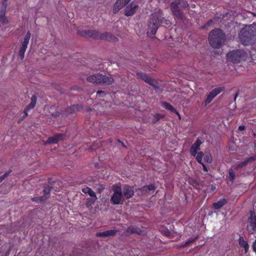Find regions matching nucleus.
<instances>
[{
	"mask_svg": "<svg viewBox=\"0 0 256 256\" xmlns=\"http://www.w3.org/2000/svg\"><path fill=\"white\" fill-rule=\"evenodd\" d=\"M170 8L172 13L177 17H181L182 16V12L178 8L177 4L175 2L171 4Z\"/></svg>",
	"mask_w": 256,
	"mask_h": 256,
	"instance_id": "16",
	"label": "nucleus"
},
{
	"mask_svg": "<svg viewBox=\"0 0 256 256\" xmlns=\"http://www.w3.org/2000/svg\"><path fill=\"white\" fill-rule=\"evenodd\" d=\"M138 78H140L144 81H145L146 82L149 84H150L152 86H154V84L156 83L155 81L153 80H152L148 76L142 74V73H138L136 74Z\"/></svg>",
	"mask_w": 256,
	"mask_h": 256,
	"instance_id": "15",
	"label": "nucleus"
},
{
	"mask_svg": "<svg viewBox=\"0 0 256 256\" xmlns=\"http://www.w3.org/2000/svg\"><path fill=\"white\" fill-rule=\"evenodd\" d=\"M179 3L182 4V6L184 8H187L188 6V4L186 1H182L180 2V0H179Z\"/></svg>",
	"mask_w": 256,
	"mask_h": 256,
	"instance_id": "31",
	"label": "nucleus"
},
{
	"mask_svg": "<svg viewBox=\"0 0 256 256\" xmlns=\"http://www.w3.org/2000/svg\"><path fill=\"white\" fill-rule=\"evenodd\" d=\"M224 38V34L219 29L211 31L208 36L210 44L214 48H218L223 42Z\"/></svg>",
	"mask_w": 256,
	"mask_h": 256,
	"instance_id": "2",
	"label": "nucleus"
},
{
	"mask_svg": "<svg viewBox=\"0 0 256 256\" xmlns=\"http://www.w3.org/2000/svg\"><path fill=\"white\" fill-rule=\"evenodd\" d=\"M84 194H88L90 196L95 194V193L89 188H84L82 190Z\"/></svg>",
	"mask_w": 256,
	"mask_h": 256,
	"instance_id": "27",
	"label": "nucleus"
},
{
	"mask_svg": "<svg viewBox=\"0 0 256 256\" xmlns=\"http://www.w3.org/2000/svg\"><path fill=\"white\" fill-rule=\"evenodd\" d=\"M229 177L230 180L232 181L234 180V173L232 169L229 170Z\"/></svg>",
	"mask_w": 256,
	"mask_h": 256,
	"instance_id": "30",
	"label": "nucleus"
},
{
	"mask_svg": "<svg viewBox=\"0 0 256 256\" xmlns=\"http://www.w3.org/2000/svg\"><path fill=\"white\" fill-rule=\"evenodd\" d=\"M114 231L112 230H108L102 232H100L98 234L102 236H109L114 234Z\"/></svg>",
	"mask_w": 256,
	"mask_h": 256,
	"instance_id": "26",
	"label": "nucleus"
},
{
	"mask_svg": "<svg viewBox=\"0 0 256 256\" xmlns=\"http://www.w3.org/2000/svg\"><path fill=\"white\" fill-rule=\"evenodd\" d=\"M50 190L49 188H46L44 190V194H48L50 193Z\"/></svg>",
	"mask_w": 256,
	"mask_h": 256,
	"instance_id": "33",
	"label": "nucleus"
},
{
	"mask_svg": "<svg viewBox=\"0 0 256 256\" xmlns=\"http://www.w3.org/2000/svg\"><path fill=\"white\" fill-rule=\"evenodd\" d=\"M31 38L30 33L28 32L26 34L24 40H22L21 46L19 52V55L22 59L24 58L25 52L27 48L28 44Z\"/></svg>",
	"mask_w": 256,
	"mask_h": 256,
	"instance_id": "7",
	"label": "nucleus"
},
{
	"mask_svg": "<svg viewBox=\"0 0 256 256\" xmlns=\"http://www.w3.org/2000/svg\"><path fill=\"white\" fill-rule=\"evenodd\" d=\"M239 244L242 246L244 248L245 252H246L249 248L248 244L247 243V242L244 240L242 238H240Z\"/></svg>",
	"mask_w": 256,
	"mask_h": 256,
	"instance_id": "23",
	"label": "nucleus"
},
{
	"mask_svg": "<svg viewBox=\"0 0 256 256\" xmlns=\"http://www.w3.org/2000/svg\"><path fill=\"white\" fill-rule=\"evenodd\" d=\"M254 158L251 157L250 158L248 159L247 160H246V161L242 162H241L240 164L238 166L239 167V166H243L244 165H246V164L249 162H250L251 160H254Z\"/></svg>",
	"mask_w": 256,
	"mask_h": 256,
	"instance_id": "29",
	"label": "nucleus"
},
{
	"mask_svg": "<svg viewBox=\"0 0 256 256\" xmlns=\"http://www.w3.org/2000/svg\"><path fill=\"white\" fill-rule=\"evenodd\" d=\"M224 90V88L222 87L216 88L214 90H212L210 92L208 95L206 99V103L209 104L210 103L212 99L216 96L218 94L220 93Z\"/></svg>",
	"mask_w": 256,
	"mask_h": 256,
	"instance_id": "9",
	"label": "nucleus"
},
{
	"mask_svg": "<svg viewBox=\"0 0 256 256\" xmlns=\"http://www.w3.org/2000/svg\"><path fill=\"white\" fill-rule=\"evenodd\" d=\"M244 129V126H240L238 127V130H243Z\"/></svg>",
	"mask_w": 256,
	"mask_h": 256,
	"instance_id": "38",
	"label": "nucleus"
},
{
	"mask_svg": "<svg viewBox=\"0 0 256 256\" xmlns=\"http://www.w3.org/2000/svg\"><path fill=\"white\" fill-rule=\"evenodd\" d=\"M247 228L250 234L254 233L256 230V216L254 212H250Z\"/></svg>",
	"mask_w": 256,
	"mask_h": 256,
	"instance_id": "8",
	"label": "nucleus"
},
{
	"mask_svg": "<svg viewBox=\"0 0 256 256\" xmlns=\"http://www.w3.org/2000/svg\"><path fill=\"white\" fill-rule=\"evenodd\" d=\"M101 93H103V92H102V91H98L97 92V94H100Z\"/></svg>",
	"mask_w": 256,
	"mask_h": 256,
	"instance_id": "39",
	"label": "nucleus"
},
{
	"mask_svg": "<svg viewBox=\"0 0 256 256\" xmlns=\"http://www.w3.org/2000/svg\"><path fill=\"white\" fill-rule=\"evenodd\" d=\"M246 57V54L242 50H233L230 52L226 56L228 61L235 64L244 60Z\"/></svg>",
	"mask_w": 256,
	"mask_h": 256,
	"instance_id": "4",
	"label": "nucleus"
},
{
	"mask_svg": "<svg viewBox=\"0 0 256 256\" xmlns=\"http://www.w3.org/2000/svg\"><path fill=\"white\" fill-rule=\"evenodd\" d=\"M129 230H130L132 232H134V233H139L140 232V230H137L136 228H129Z\"/></svg>",
	"mask_w": 256,
	"mask_h": 256,
	"instance_id": "32",
	"label": "nucleus"
},
{
	"mask_svg": "<svg viewBox=\"0 0 256 256\" xmlns=\"http://www.w3.org/2000/svg\"><path fill=\"white\" fill-rule=\"evenodd\" d=\"M226 204V200L222 199L216 202L213 204V207L216 210H218L223 206Z\"/></svg>",
	"mask_w": 256,
	"mask_h": 256,
	"instance_id": "19",
	"label": "nucleus"
},
{
	"mask_svg": "<svg viewBox=\"0 0 256 256\" xmlns=\"http://www.w3.org/2000/svg\"><path fill=\"white\" fill-rule=\"evenodd\" d=\"M110 106V104L108 102H106L104 100L102 101L100 104L96 106V108L98 110L100 114L105 112L106 109Z\"/></svg>",
	"mask_w": 256,
	"mask_h": 256,
	"instance_id": "11",
	"label": "nucleus"
},
{
	"mask_svg": "<svg viewBox=\"0 0 256 256\" xmlns=\"http://www.w3.org/2000/svg\"><path fill=\"white\" fill-rule=\"evenodd\" d=\"M4 256H8V252H6L4 254Z\"/></svg>",
	"mask_w": 256,
	"mask_h": 256,
	"instance_id": "41",
	"label": "nucleus"
},
{
	"mask_svg": "<svg viewBox=\"0 0 256 256\" xmlns=\"http://www.w3.org/2000/svg\"><path fill=\"white\" fill-rule=\"evenodd\" d=\"M202 169L204 171H205L206 172H208V170L207 168L206 167V166L202 163Z\"/></svg>",
	"mask_w": 256,
	"mask_h": 256,
	"instance_id": "37",
	"label": "nucleus"
},
{
	"mask_svg": "<svg viewBox=\"0 0 256 256\" xmlns=\"http://www.w3.org/2000/svg\"><path fill=\"white\" fill-rule=\"evenodd\" d=\"M196 160L200 164H202V160L204 157V154L202 152H198L196 153V156H194Z\"/></svg>",
	"mask_w": 256,
	"mask_h": 256,
	"instance_id": "24",
	"label": "nucleus"
},
{
	"mask_svg": "<svg viewBox=\"0 0 256 256\" xmlns=\"http://www.w3.org/2000/svg\"><path fill=\"white\" fill-rule=\"evenodd\" d=\"M122 194L125 199L130 198L134 194L132 188L130 186H125L123 188Z\"/></svg>",
	"mask_w": 256,
	"mask_h": 256,
	"instance_id": "13",
	"label": "nucleus"
},
{
	"mask_svg": "<svg viewBox=\"0 0 256 256\" xmlns=\"http://www.w3.org/2000/svg\"><path fill=\"white\" fill-rule=\"evenodd\" d=\"M126 2L127 1L125 0H117L114 4V12H118L120 9L127 4Z\"/></svg>",
	"mask_w": 256,
	"mask_h": 256,
	"instance_id": "14",
	"label": "nucleus"
},
{
	"mask_svg": "<svg viewBox=\"0 0 256 256\" xmlns=\"http://www.w3.org/2000/svg\"><path fill=\"white\" fill-rule=\"evenodd\" d=\"M170 24V21L164 17L162 11L159 9L156 10L150 16L148 24V34L154 35L160 24L168 26Z\"/></svg>",
	"mask_w": 256,
	"mask_h": 256,
	"instance_id": "1",
	"label": "nucleus"
},
{
	"mask_svg": "<svg viewBox=\"0 0 256 256\" xmlns=\"http://www.w3.org/2000/svg\"><path fill=\"white\" fill-rule=\"evenodd\" d=\"M36 98L35 96H32L31 98V102L30 104L28 106L27 109L25 110V112H26L27 110H29L30 109L33 108L36 104ZM27 115L28 114L26 113Z\"/></svg>",
	"mask_w": 256,
	"mask_h": 256,
	"instance_id": "21",
	"label": "nucleus"
},
{
	"mask_svg": "<svg viewBox=\"0 0 256 256\" xmlns=\"http://www.w3.org/2000/svg\"><path fill=\"white\" fill-rule=\"evenodd\" d=\"M154 190V186L153 185H148L142 188V191L146 192H148L151 190Z\"/></svg>",
	"mask_w": 256,
	"mask_h": 256,
	"instance_id": "25",
	"label": "nucleus"
},
{
	"mask_svg": "<svg viewBox=\"0 0 256 256\" xmlns=\"http://www.w3.org/2000/svg\"><path fill=\"white\" fill-rule=\"evenodd\" d=\"M138 8V6L133 3L128 6L125 10V14L126 16L133 15Z\"/></svg>",
	"mask_w": 256,
	"mask_h": 256,
	"instance_id": "10",
	"label": "nucleus"
},
{
	"mask_svg": "<svg viewBox=\"0 0 256 256\" xmlns=\"http://www.w3.org/2000/svg\"><path fill=\"white\" fill-rule=\"evenodd\" d=\"M154 118L156 120H158L160 118H162V116L159 114H157L154 116Z\"/></svg>",
	"mask_w": 256,
	"mask_h": 256,
	"instance_id": "36",
	"label": "nucleus"
},
{
	"mask_svg": "<svg viewBox=\"0 0 256 256\" xmlns=\"http://www.w3.org/2000/svg\"><path fill=\"white\" fill-rule=\"evenodd\" d=\"M194 6H195V5H192V7H194Z\"/></svg>",
	"mask_w": 256,
	"mask_h": 256,
	"instance_id": "42",
	"label": "nucleus"
},
{
	"mask_svg": "<svg viewBox=\"0 0 256 256\" xmlns=\"http://www.w3.org/2000/svg\"><path fill=\"white\" fill-rule=\"evenodd\" d=\"M7 176V174H4L2 176H0V182H2L4 179V178Z\"/></svg>",
	"mask_w": 256,
	"mask_h": 256,
	"instance_id": "34",
	"label": "nucleus"
},
{
	"mask_svg": "<svg viewBox=\"0 0 256 256\" xmlns=\"http://www.w3.org/2000/svg\"><path fill=\"white\" fill-rule=\"evenodd\" d=\"M90 196V198H88L86 202V206L89 209L92 208V204L95 202L97 199L96 194Z\"/></svg>",
	"mask_w": 256,
	"mask_h": 256,
	"instance_id": "18",
	"label": "nucleus"
},
{
	"mask_svg": "<svg viewBox=\"0 0 256 256\" xmlns=\"http://www.w3.org/2000/svg\"><path fill=\"white\" fill-rule=\"evenodd\" d=\"M204 160L206 162L210 163L212 162V158L210 154L206 153L204 154Z\"/></svg>",
	"mask_w": 256,
	"mask_h": 256,
	"instance_id": "28",
	"label": "nucleus"
},
{
	"mask_svg": "<svg viewBox=\"0 0 256 256\" xmlns=\"http://www.w3.org/2000/svg\"><path fill=\"white\" fill-rule=\"evenodd\" d=\"M194 240H190H190H188V241L187 242V244H188V243H190V242H192Z\"/></svg>",
	"mask_w": 256,
	"mask_h": 256,
	"instance_id": "40",
	"label": "nucleus"
},
{
	"mask_svg": "<svg viewBox=\"0 0 256 256\" xmlns=\"http://www.w3.org/2000/svg\"><path fill=\"white\" fill-rule=\"evenodd\" d=\"M62 137V134H58L54 136L53 137L50 138L48 139V143H52V144H56L58 140L61 139Z\"/></svg>",
	"mask_w": 256,
	"mask_h": 256,
	"instance_id": "17",
	"label": "nucleus"
},
{
	"mask_svg": "<svg viewBox=\"0 0 256 256\" xmlns=\"http://www.w3.org/2000/svg\"><path fill=\"white\" fill-rule=\"evenodd\" d=\"M202 142L199 140H197L196 142L192 145L190 149V152L193 156H196V154L198 151L200 150V145Z\"/></svg>",
	"mask_w": 256,
	"mask_h": 256,
	"instance_id": "12",
	"label": "nucleus"
},
{
	"mask_svg": "<svg viewBox=\"0 0 256 256\" xmlns=\"http://www.w3.org/2000/svg\"><path fill=\"white\" fill-rule=\"evenodd\" d=\"M81 35L86 38H93L102 40H109L110 34L108 33L102 34L94 30H88L82 32Z\"/></svg>",
	"mask_w": 256,
	"mask_h": 256,
	"instance_id": "5",
	"label": "nucleus"
},
{
	"mask_svg": "<svg viewBox=\"0 0 256 256\" xmlns=\"http://www.w3.org/2000/svg\"><path fill=\"white\" fill-rule=\"evenodd\" d=\"M87 80L89 82L100 84H112L114 82V79L110 76H106L101 74H95L90 76L87 78Z\"/></svg>",
	"mask_w": 256,
	"mask_h": 256,
	"instance_id": "3",
	"label": "nucleus"
},
{
	"mask_svg": "<svg viewBox=\"0 0 256 256\" xmlns=\"http://www.w3.org/2000/svg\"><path fill=\"white\" fill-rule=\"evenodd\" d=\"M5 10L6 8H4V10H2L0 13V20L3 24H8V21L5 16Z\"/></svg>",
	"mask_w": 256,
	"mask_h": 256,
	"instance_id": "20",
	"label": "nucleus"
},
{
	"mask_svg": "<svg viewBox=\"0 0 256 256\" xmlns=\"http://www.w3.org/2000/svg\"><path fill=\"white\" fill-rule=\"evenodd\" d=\"M114 193L112 194L111 200L114 204H122L125 200L124 197L120 186L116 185L114 186Z\"/></svg>",
	"mask_w": 256,
	"mask_h": 256,
	"instance_id": "6",
	"label": "nucleus"
},
{
	"mask_svg": "<svg viewBox=\"0 0 256 256\" xmlns=\"http://www.w3.org/2000/svg\"><path fill=\"white\" fill-rule=\"evenodd\" d=\"M162 106L165 108L168 109L172 112H175L176 114H178V113L177 112V111L170 104H169L167 102H164V103H162Z\"/></svg>",
	"mask_w": 256,
	"mask_h": 256,
	"instance_id": "22",
	"label": "nucleus"
},
{
	"mask_svg": "<svg viewBox=\"0 0 256 256\" xmlns=\"http://www.w3.org/2000/svg\"><path fill=\"white\" fill-rule=\"evenodd\" d=\"M240 40L244 44V45H247L248 42H246V41H245L244 40H243V38L241 37V36H240Z\"/></svg>",
	"mask_w": 256,
	"mask_h": 256,
	"instance_id": "35",
	"label": "nucleus"
}]
</instances>
